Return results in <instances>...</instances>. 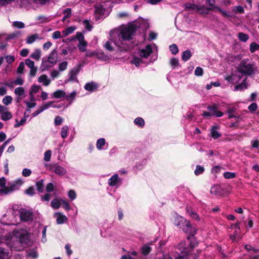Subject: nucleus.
Listing matches in <instances>:
<instances>
[{
	"mask_svg": "<svg viewBox=\"0 0 259 259\" xmlns=\"http://www.w3.org/2000/svg\"><path fill=\"white\" fill-rule=\"evenodd\" d=\"M173 223L178 229L189 234L187 237V241H183L178 244L175 258L187 259L190 252L197 244L195 237L197 229L192 226L190 221L181 215H176L174 217Z\"/></svg>",
	"mask_w": 259,
	"mask_h": 259,
	"instance_id": "obj_1",
	"label": "nucleus"
},
{
	"mask_svg": "<svg viewBox=\"0 0 259 259\" xmlns=\"http://www.w3.org/2000/svg\"><path fill=\"white\" fill-rule=\"evenodd\" d=\"M149 27V24L145 20L140 19L136 21L128 26L123 29L118 35V39L114 41V44L117 47L119 52H123L128 50L130 46L126 43L133 38V35L138 29L146 31Z\"/></svg>",
	"mask_w": 259,
	"mask_h": 259,
	"instance_id": "obj_2",
	"label": "nucleus"
},
{
	"mask_svg": "<svg viewBox=\"0 0 259 259\" xmlns=\"http://www.w3.org/2000/svg\"><path fill=\"white\" fill-rule=\"evenodd\" d=\"M13 214L15 218H19L20 222H24L32 221L34 217V214L32 211L24 208L14 210Z\"/></svg>",
	"mask_w": 259,
	"mask_h": 259,
	"instance_id": "obj_3",
	"label": "nucleus"
},
{
	"mask_svg": "<svg viewBox=\"0 0 259 259\" xmlns=\"http://www.w3.org/2000/svg\"><path fill=\"white\" fill-rule=\"evenodd\" d=\"M238 71L242 74L250 76L254 74L257 71V67L253 63H248L243 60L238 67Z\"/></svg>",
	"mask_w": 259,
	"mask_h": 259,
	"instance_id": "obj_4",
	"label": "nucleus"
},
{
	"mask_svg": "<svg viewBox=\"0 0 259 259\" xmlns=\"http://www.w3.org/2000/svg\"><path fill=\"white\" fill-rule=\"evenodd\" d=\"M48 169L59 176H63L67 173V170L58 163H51L48 165Z\"/></svg>",
	"mask_w": 259,
	"mask_h": 259,
	"instance_id": "obj_5",
	"label": "nucleus"
},
{
	"mask_svg": "<svg viewBox=\"0 0 259 259\" xmlns=\"http://www.w3.org/2000/svg\"><path fill=\"white\" fill-rule=\"evenodd\" d=\"M122 184V179L119 177L118 174L113 175L108 180V184L110 187L118 188Z\"/></svg>",
	"mask_w": 259,
	"mask_h": 259,
	"instance_id": "obj_6",
	"label": "nucleus"
},
{
	"mask_svg": "<svg viewBox=\"0 0 259 259\" xmlns=\"http://www.w3.org/2000/svg\"><path fill=\"white\" fill-rule=\"evenodd\" d=\"M83 65L82 63H79L75 65L69 73V79L68 81H77V75L79 73Z\"/></svg>",
	"mask_w": 259,
	"mask_h": 259,
	"instance_id": "obj_7",
	"label": "nucleus"
},
{
	"mask_svg": "<svg viewBox=\"0 0 259 259\" xmlns=\"http://www.w3.org/2000/svg\"><path fill=\"white\" fill-rule=\"evenodd\" d=\"M207 109L210 111V113L213 116L220 117L223 116L224 115V113L222 112L218 111V107L215 104H213L212 105L208 106Z\"/></svg>",
	"mask_w": 259,
	"mask_h": 259,
	"instance_id": "obj_8",
	"label": "nucleus"
},
{
	"mask_svg": "<svg viewBox=\"0 0 259 259\" xmlns=\"http://www.w3.org/2000/svg\"><path fill=\"white\" fill-rule=\"evenodd\" d=\"M25 64L30 69L29 72L30 76H34L37 71V68L34 66V62L29 59H27L25 60Z\"/></svg>",
	"mask_w": 259,
	"mask_h": 259,
	"instance_id": "obj_9",
	"label": "nucleus"
},
{
	"mask_svg": "<svg viewBox=\"0 0 259 259\" xmlns=\"http://www.w3.org/2000/svg\"><path fill=\"white\" fill-rule=\"evenodd\" d=\"M152 52V49L151 46L148 45L146 46L145 48L139 50L138 53L141 57L147 58L149 56Z\"/></svg>",
	"mask_w": 259,
	"mask_h": 259,
	"instance_id": "obj_10",
	"label": "nucleus"
},
{
	"mask_svg": "<svg viewBox=\"0 0 259 259\" xmlns=\"http://www.w3.org/2000/svg\"><path fill=\"white\" fill-rule=\"evenodd\" d=\"M17 188L16 184L13 183L10 187H6L4 188L0 189V194L2 195H7L13 192L14 191L17 189Z\"/></svg>",
	"mask_w": 259,
	"mask_h": 259,
	"instance_id": "obj_11",
	"label": "nucleus"
},
{
	"mask_svg": "<svg viewBox=\"0 0 259 259\" xmlns=\"http://www.w3.org/2000/svg\"><path fill=\"white\" fill-rule=\"evenodd\" d=\"M55 64H52L48 59L45 58L42 59V62L40 67V69L41 71L48 70L49 68L53 67Z\"/></svg>",
	"mask_w": 259,
	"mask_h": 259,
	"instance_id": "obj_12",
	"label": "nucleus"
},
{
	"mask_svg": "<svg viewBox=\"0 0 259 259\" xmlns=\"http://www.w3.org/2000/svg\"><path fill=\"white\" fill-rule=\"evenodd\" d=\"M84 88L85 90L90 91L91 92H93L96 91L98 88V85L97 83L94 81H91L87 83Z\"/></svg>",
	"mask_w": 259,
	"mask_h": 259,
	"instance_id": "obj_13",
	"label": "nucleus"
},
{
	"mask_svg": "<svg viewBox=\"0 0 259 259\" xmlns=\"http://www.w3.org/2000/svg\"><path fill=\"white\" fill-rule=\"evenodd\" d=\"M48 60H49L51 63L54 64H56L58 60V52L56 49L53 50L50 54Z\"/></svg>",
	"mask_w": 259,
	"mask_h": 259,
	"instance_id": "obj_14",
	"label": "nucleus"
},
{
	"mask_svg": "<svg viewBox=\"0 0 259 259\" xmlns=\"http://www.w3.org/2000/svg\"><path fill=\"white\" fill-rule=\"evenodd\" d=\"M50 0H30V4L34 9H35L39 5H45L49 3Z\"/></svg>",
	"mask_w": 259,
	"mask_h": 259,
	"instance_id": "obj_15",
	"label": "nucleus"
},
{
	"mask_svg": "<svg viewBox=\"0 0 259 259\" xmlns=\"http://www.w3.org/2000/svg\"><path fill=\"white\" fill-rule=\"evenodd\" d=\"M54 215L56 217V221L58 224H62L67 220V218L60 212H56Z\"/></svg>",
	"mask_w": 259,
	"mask_h": 259,
	"instance_id": "obj_16",
	"label": "nucleus"
},
{
	"mask_svg": "<svg viewBox=\"0 0 259 259\" xmlns=\"http://www.w3.org/2000/svg\"><path fill=\"white\" fill-rule=\"evenodd\" d=\"M38 81L42 83L45 86H48L50 84L51 80L48 78V76L44 74L38 77Z\"/></svg>",
	"mask_w": 259,
	"mask_h": 259,
	"instance_id": "obj_17",
	"label": "nucleus"
},
{
	"mask_svg": "<svg viewBox=\"0 0 259 259\" xmlns=\"http://www.w3.org/2000/svg\"><path fill=\"white\" fill-rule=\"evenodd\" d=\"M218 126H213L210 130L211 137L214 139H217L221 137V134L217 131Z\"/></svg>",
	"mask_w": 259,
	"mask_h": 259,
	"instance_id": "obj_18",
	"label": "nucleus"
},
{
	"mask_svg": "<svg viewBox=\"0 0 259 259\" xmlns=\"http://www.w3.org/2000/svg\"><path fill=\"white\" fill-rule=\"evenodd\" d=\"M105 144H106L105 139L104 138H100L97 141V143H96L97 148L99 150H102V149H105L107 148V147L104 148V146L105 145Z\"/></svg>",
	"mask_w": 259,
	"mask_h": 259,
	"instance_id": "obj_19",
	"label": "nucleus"
},
{
	"mask_svg": "<svg viewBox=\"0 0 259 259\" xmlns=\"http://www.w3.org/2000/svg\"><path fill=\"white\" fill-rule=\"evenodd\" d=\"M76 28L75 26H70L67 27L66 29L62 31V37H65L70 34H71L75 30Z\"/></svg>",
	"mask_w": 259,
	"mask_h": 259,
	"instance_id": "obj_20",
	"label": "nucleus"
},
{
	"mask_svg": "<svg viewBox=\"0 0 259 259\" xmlns=\"http://www.w3.org/2000/svg\"><path fill=\"white\" fill-rule=\"evenodd\" d=\"M248 87V84L246 81V79H244L241 83L236 85L235 87V91H243L247 89Z\"/></svg>",
	"mask_w": 259,
	"mask_h": 259,
	"instance_id": "obj_21",
	"label": "nucleus"
},
{
	"mask_svg": "<svg viewBox=\"0 0 259 259\" xmlns=\"http://www.w3.org/2000/svg\"><path fill=\"white\" fill-rule=\"evenodd\" d=\"M41 56V51L39 49H35L34 52L30 55V57L33 59L38 61Z\"/></svg>",
	"mask_w": 259,
	"mask_h": 259,
	"instance_id": "obj_22",
	"label": "nucleus"
},
{
	"mask_svg": "<svg viewBox=\"0 0 259 259\" xmlns=\"http://www.w3.org/2000/svg\"><path fill=\"white\" fill-rule=\"evenodd\" d=\"M192 56V53L189 50H187L183 52L182 55V60L186 62L189 60Z\"/></svg>",
	"mask_w": 259,
	"mask_h": 259,
	"instance_id": "obj_23",
	"label": "nucleus"
},
{
	"mask_svg": "<svg viewBox=\"0 0 259 259\" xmlns=\"http://www.w3.org/2000/svg\"><path fill=\"white\" fill-rule=\"evenodd\" d=\"M211 194L214 195H219L221 192V187L219 185H214L211 187Z\"/></svg>",
	"mask_w": 259,
	"mask_h": 259,
	"instance_id": "obj_24",
	"label": "nucleus"
},
{
	"mask_svg": "<svg viewBox=\"0 0 259 259\" xmlns=\"http://www.w3.org/2000/svg\"><path fill=\"white\" fill-rule=\"evenodd\" d=\"M9 257L8 249L0 247V259H7Z\"/></svg>",
	"mask_w": 259,
	"mask_h": 259,
	"instance_id": "obj_25",
	"label": "nucleus"
},
{
	"mask_svg": "<svg viewBox=\"0 0 259 259\" xmlns=\"http://www.w3.org/2000/svg\"><path fill=\"white\" fill-rule=\"evenodd\" d=\"M38 34L37 33H35L28 36L26 40V42L28 44H31L33 43L36 39H38Z\"/></svg>",
	"mask_w": 259,
	"mask_h": 259,
	"instance_id": "obj_26",
	"label": "nucleus"
},
{
	"mask_svg": "<svg viewBox=\"0 0 259 259\" xmlns=\"http://www.w3.org/2000/svg\"><path fill=\"white\" fill-rule=\"evenodd\" d=\"M53 96L57 99L61 98L66 96V93L64 91L58 90L55 91L53 94Z\"/></svg>",
	"mask_w": 259,
	"mask_h": 259,
	"instance_id": "obj_27",
	"label": "nucleus"
},
{
	"mask_svg": "<svg viewBox=\"0 0 259 259\" xmlns=\"http://www.w3.org/2000/svg\"><path fill=\"white\" fill-rule=\"evenodd\" d=\"M196 10L199 11L201 14H207L209 11L213 10V8H206L204 6H199L197 5Z\"/></svg>",
	"mask_w": 259,
	"mask_h": 259,
	"instance_id": "obj_28",
	"label": "nucleus"
},
{
	"mask_svg": "<svg viewBox=\"0 0 259 259\" xmlns=\"http://www.w3.org/2000/svg\"><path fill=\"white\" fill-rule=\"evenodd\" d=\"M134 123L139 127H143L145 125L144 120L142 117H137L135 119Z\"/></svg>",
	"mask_w": 259,
	"mask_h": 259,
	"instance_id": "obj_29",
	"label": "nucleus"
},
{
	"mask_svg": "<svg viewBox=\"0 0 259 259\" xmlns=\"http://www.w3.org/2000/svg\"><path fill=\"white\" fill-rule=\"evenodd\" d=\"M12 116L13 115L11 112L6 111L1 115V119L3 120L7 121L11 119Z\"/></svg>",
	"mask_w": 259,
	"mask_h": 259,
	"instance_id": "obj_30",
	"label": "nucleus"
},
{
	"mask_svg": "<svg viewBox=\"0 0 259 259\" xmlns=\"http://www.w3.org/2000/svg\"><path fill=\"white\" fill-rule=\"evenodd\" d=\"M64 16L62 18V21H65V20L70 18L71 16V9L70 8H67L63 11Z\"/></svg>",
	"mask_w": 259,
	"mask_h": 259,
	"instance_id": "obj_31",
	"label": "nucleus"
},
{
	"mask_svg": "<svg viewBox=\"0 0 259 259\" xmlns=\"http://www.w3.org/2000/svg\"><path fill=\"white\" fill-rule=\"evenodd\" d=\"M151 248L147 244H145L142 248V253L144 255H148L151 251Z\"/></svg>",
	"mask_w": 259,
	"mask_h": 259,
	"instance_id": "obj_32",
	"label": "nucleus"
},
{
	"mask_svg": "<svg viewBox=\"0 0 259 259\" xmlns=\"http://www.w3.org/2000/svg\"><path fill=\"white\" fill-rule=\"evenodd\" d=\"M27 255L30 257L33 258H36L38 256V254L37 251L34 249H29L27 251Z\"/></svg>",
	"mask_w": 259,
	"mask_h": 259,
	"instance_id": "obj_33",
	"label": "nucleus"
},
{
	"mask_svg": "<svg viewBox=\"0 0 259 259\" xmlns=\"http://www.w3.org/2000/svg\"><path fill=\"white\" fill-rule=\"evenodd\" d=\"M44 180H41L36 183V189L39 192H42L44 190Z\"/></svg>",
	"mask_w": 259,
	"mask_h": 259,
	"instance_id": "obj_34",
	"label": "nucleus"
},
{
	"mask_svg": "<svg viewBox=\"0 0 259 259\" xmlns=\"http://www.w3.org/2000/svg\"><path fill=\"white\" fill-rule=\"evenodd\" d=\"M51 205L53 208L58 209L61 206V202L58 199H54L51 201Z\"/></svg>",
	"mask_w": 259,
	"mask_h": 259,
	"instance_id": "obj_35",
	"label": "nucleus"
},
{
	"mask_svg": "<svg viewBox=\"0 0 259 259\" xmlns=\"http://www.w3.org/2000/svg\"><path fill=\"white\" fill-rule=\"evenodd\" d=\"M239 39L243 42H246L249 38V36L247 34L243 32H240L238 33Z\"/></svg>",
	"mask_w": 259,
	"mask_h": 259,
	"instance_id": "obj_36",
	"label": "nucleus"
},
{
	"mask_svg": "<svg viewBox=\"0 0 259 259\" xmlns=\"http://www.w3.org/2000/svg\"><path fill=\"white\" fill-rule=\"evenodd\" d=\"M36 20L39 21L40 23H45L50 21L49 17L43 15L38 16Z\"/></svg>",
	"mask_w": 259,
	"mask_h": 259,
	"instance_id": "obj_37",
	"label": "nucleus"
},
{
	"mask_svg": "<svg viewBox=\"0 0 259 259\" xmlns=\"http://www.w3.org/2000/svg\"><path fill=\"white\" fill-rule=\"evenodd\" d=\"M69 127L67 125H64L62 127L61 132V136L62 138H66L67 136V133Z\"/></svg>",
	"mask_w": 259,
	"mask_h": 259,
	"instance_id": "obj_38",
	"label": "nucleus"
},
{
	"mask_svg": "<svg viewBox=\"0 0 259 259\" xmlns=\"http://www.w3.org/2000/svg\"><path fill=\"white\" fill-rule=\"evenodd\" d=\"M105 48L110 52L114 51L113 47L112 46V42L111 40L107 41L104 45Z\"/></svg>",
	"mask_w": 259,
	"mask_h": 259,
	"instance_id": "obj_39",
	"label": "nucleus"
},
{
	"mask_svg": "<svg viewBox=\"0 0 259 259\" xmlns=\"http://www.w3.org/2000/svg\"><path fill=\"white\" fill-rule=\"evenodd\" d=\"M105 11V9L102 6L99 5L95 7V12L99 15H103Z\"/></svg>",
	"mask_w": 259,
	"mask_h": 259,
	"instance_id": "obj_40",
	"label": "nucleus"
},
{
	"mask_svg": "<svg viewBox=\"0 0 259 259\" xmlns=\"http://www.w3.org/2000/svg\"><path fill=\"white\" fill-rule=\"evenodd\" d=\"M204 168L203 166L198 165L196 166V169L194 171V174L196 176H198L203 172Z\"/></svg>",
	"mask_w": 259,
	"mask_h": 259,
	"instance_id": "obj_41",
	"label": "nucleus"
},
{
	"mask_svg": "<svg viewBox=\"0 0 259 259\" xmlns=\"http://www.w3.org/2000/svg\"><path fill=\"white\" fill-rule=\"evenodd\" d=\"M13 26L17 28L21 29L25 27V24L21 21H16L13 22Z\"/></svg>",
	"mask_w": 259,
	"mask_h": 259,
	"instance_id": "obj_42",
	"label": "nucleus"
},
{
	"mask_svg": "<svg viewBox=\"0 0 259 259\" xmlns=\"http://www.w3.org/2000/svg\"><path fill=\"white\" fill-rule=\"evenodd\" d=\"M169 49L173 55H176L179 52L178 48L176 44H172L170 45Z\"/></svg>",
	"mask_w": 259,
	"mask_h": 259,
	"instance_id": "obj_43",
	"label": "nucleus"
},
{
	"mask_svg": "<svg viewBox=\"0 0 259 259\" xmlns=\"http://www.w3.org/2000/svg\"><path fill=\"white\" fill-rule=\"evenodd\" d=\"M184 7L187 10H194L197 9V5L188 3L184 4Z\"/></svg>",
	"mask_w": 259,
	"mask_h": 259,
	"instance_id": "obj_44",
	"label": "nucleus"
},
{
	"mask_svg": "<svg viewBox=\"0 0 259 259\" xmlns=\"http://www.w3.org/2000/svg\"><path fill=\"white\" fill-rule=\"evenodd\" d=\"M14 93L17 96H22L24 94L25 92L22 87H18L15 89Z\"/></svg>",
	"mask_w": 259,
	"mask_h": 259,
	"instance_id": "obj_45",
	"label": "nucleus"
},
{
	"mask_svg": "<svg viewBox=\"0 0 259 259\" xmlns=\"http://www.w3.org/2000/svg\"><path fill=\"white\" fill-rule=\"evenodd\" d=\"M87 46V42L86 41H82L81 42H79V45H78V48L79 51L81 52H84L86 51V47Z\"/></svg>",
	"mask_w": 259,
	"mask_h": 259,
	"instance_id": "obj_46",
	"label": "nucleus"
},
{
	"mask_svg": "<svg viewBox=\"0 0 259 259\" xmlns=\"http://www.w3.org/2000/svg\"><path fill=\"white\" fill-rule=\"evenodd\" d=\"M52 156V151L48 150L46 151L44 154V160L45 161H50Z\"/></svg>",
	"mask_w": 259,
	"mask_h": 259,
	"instance_id": "obj_47",
	"label": "nucleus"
},
{
	"mask_svg": "<svg viewBox=\"0 0 259 259\" xmlns=\"http://www.w3.org/2000/svg\"><path fill=\"white\" fill-rule=\"evenodd\" d=\"M68 66V62L67 61H63L59 64V70L60 71H63L65 70Z\"/></svg>",
	"mask_w": 259,
	"mask_h": 259,
	"instance_id": "obj_48",
	"label": "nucleus"
},
{
	"mask_svg": "<svg viewBox=\"0 0 259 259\" xmlns=\"http://www.w3.org/2000/svg\"><path fill=\"white\" fill-rule=\"evenodd\" d=\"M223 176L225 178L227 179H230L234 178L236 177V174L232 172H225Z\"/></svg>",
	"mask_w": 259,
	"mask_h": 259,
	"instance_id": "obj_49",
	"label": "nucleus"
},
{
	"mask_svg": "<svg viewBox=\"0 0 259 259\" xmlns=\"http://www.w3.org/2000/svg\"><path fill=\"white\" fill-rule=\"evenodd\" d=\"M233 11L235 13L243 14L244 13V10L243 8L241 6H237L234 7Z\"/></svg>",
	"mask_w": 259,
	"mask_h": 259,
	"instance_id": "obj_50",
	"label": "nucleus"
},
{
	"mask_svg": "<svg viewBox=\"0 0 259 259\" xmlns=\"http://www.w3.org/2000/svg\"><path fill=\"white\" fill-rule=\"evenodd\" d=\"M61 201L63 208H64L67 211H69L71 209L70 206L67 201L63 199H61Z\"/></svg>",
	"mask_w": 259,
	"mask_h": 259,
	"instance_id": "obj_51",
	"label": "nucleus"
},
{
	"mask_svg": "<svg viewBox=\"0 0 259 259\" xmlns=\"http://www.w3.org/2000/svg\"><path fill=\"white\" fill-rule=\"evenodd\" d=\"M12 101V98L10 96H6L3 99V103L6 105H8Z\"/></svg>",
	"mask_w": 259,
	"mask_h": 259,
	"instance_id": "obj_52",
	"label": "nucleus"
},
{
	"mask_svg": "<svg viewBox=\"0 0 259 259\" xmlns=\"http://www.w3.org/2000/svg\"><path fill=\"white\" fill-rule=\"evenodd\" d=\"M52 104H53V101H50V102H48L47 103H45V104H43L39 108H40V109H41V110L42 112L44 110L48 109L49 107H52Z\"/></svg>",
	"mask_w": 259,
	"mask_h": 259,
	"instance_id": "obj_53",
	"label": "nucleus"
},
{
	"mask_svg": "<svg viewBox=\"0 0 259 259\" xmlns=\"http://www.w3.org/2000/svg\"><path fill=\"white\" fill-rule=\"evenodd\" d=\"M259 49V45L255 42H252L250 45V51L254 53L255 51Z\"/></svg>",
	"mask_w": 259,
	"mask_h": 259,
	"instance_id": "obj_54",
	"label": "nucleus"
},
{
	"mask_svg": "<svg viewBox=\"0 0 259 259\" xmlns=\"http://www.w3.org/2000/svg\"><path fill=\"white\" fill-rule=\"evenodd\" d=\"M39 89V87L37 86L36 85H33L31 88V90L30 91V95L31 96H32L33 95H34L35 93L38 92Z\"/></svg>",
	"mask_w": 259,
	"mask_h": 259,
	"instance_id": "obj_55",
	"label": "nucleus"
},
{
	"mask_svg": "<svg viewBox=\"0 0 259 259\" xmlns=\"http://www.w3.org/2000/svg\"><path fill=\"white\" fill-rule=\"evenodd\" d=\"M68 196L71 200H73L76 198V194L73 190H70L68 191Z\"/></svg>",
	"mask_w": 259,
	"mask_h": 259,
	"instance_id": "obj_56",
	"label": "nucleus"
},
{
	"mask_svg": "<svg viewBox=\"0 0 259 259\" xmlns=\"http://www.w3.org/2000/svg\"><path fill=\"white\" fill-rule=\"evenodd\" d=\"M203 74V70L200 67H197L195 70L194 74L197 76H201Z\"/></svg>",
	"mask_w": 259,
	"mask_h": 259,
	"instance_id": "obj_57",
	"label": "nucleus"
},
{
	"mask_svg": "<svg viewBox=\"0 0 259 259\" xmlns=\"http://www.w3.org/2000/svg\"><path fill=\"white\" fill-rule=\"evenodd\" d=\"M76 94V92L73 91L72 93H71L70 94L65 96L66 99L67 101H69L71 102L74 99Z\"/></svg>",
	"mask_w": 259,
	"mask_h": 259,
	"instance_id": "obj_58",
	"label": "nucleus"
},
{
	"mask_svg": "<svg viewBox=\"0 0 259 259\" xmlns=\"http://www.w3.org/2000/svg\"><path fill=\"white\" fill-rule=\"evenodd\" d=\"M5 58L8 64L12 63L15 60V58L14 55H7L5 57Z\"/></svg>",
	"mask_w": 259,
	"mask_h": 259,
	"instance_id": "obj_59",
	"label": "nucleus"
},
{
	"mask_svg": "<svg viewBox=\"0 0 259 259\" xmlns=\"http://www.w3.org/2000/svg\"><path fill=\"white\" fill-rule=\"evenodd\" d=\"M63 121V119L61 117L59 116H57L55 117L54 120V124L56 126H58L61 125Z\"/></svg>",
	"mask_w": 259,
	"mask_h": 259,
	"instance_id": "obj_60",
	"label": "nucleus"
},
{
	"mask_svg": "<svg viewBox=\"0 0 259 259\" xmlns=\"http://www.w3.org/2000/svg\"><path fill=\"white\" fill-rule=\"evenodd\" d=\"M142 60L140 58L138 57H135L131 61L132 64L135 65L136 66L138 67L139 66L140 63H141Z\"/></svg>",
	"mask_w": 259,
	"mask_h": 259,
	"instance_id": "obj_61",
	"label": "nucleus"
},
{
	"mask_svg": "<svg viewBox=\"0 0 259 259\" xmlns=\"http://www.w3.org/2000/svg\"><path fill=\"white\" fill-rule=\"evenodd\" d=\"M32 173V171L31 170L29 169V168H25L23 169L22 170V175L25 177H29L30 176V175Z\"/></svg>",
	"mask_w": 259,
	"mask_h": 259,
	"instance_id": "obj_62",
	"label": "nucleus"
},
{
	"mask_svg": "<svg viewBox=\"0 0 259 259\" xmlns=\"http://www.w3.org/2000/svg\"><path fill=\"white\" fill-rule=\"evenodd\" d=\"M170 63L171 65L173 66L174 68L176 67L179 65V60L177 58H172L170 60Z\"/></svg>",
	"mask_w": 259,
	"mask_h": 259,
	"instance_id": "obj_63",
	"label": "nucleus"
},
{
	"mask_svg": "<svg viewBox=\"0 0 259 259\" xmlns=\"http://www.w3.org/2000/svg\"><path fill=\"white\" fill-rule=\"evenodd\" d=\"M257 108V105L255 103H252L248 107V109L251 112H254Z\"/></svg>",
	"mask_w": 259,
	"mask_h": 259,
	"instance_id": "obj_64",
	"label": "nucleus"
}]
</instances>
